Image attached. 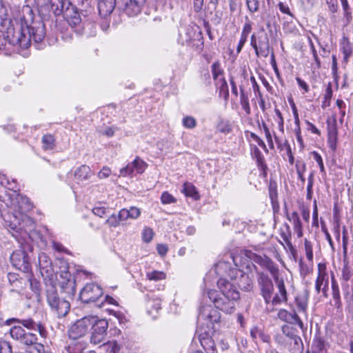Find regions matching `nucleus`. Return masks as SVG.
<instances>
[{
    "label": "nucleus",
    "instance_id": "obj_1",
    "mask_svg": "<svg viewBox=\"0 0 353 353\" xmlns=\"http://www.w3.org/2000/svg\"><path fill=\"white\" fill-rule=\"evenodd\" d=\"M217 286L220 292L214 290H209L208 292L209 299L216 309L228 314L234 312L236 302L240 298V294L236 286L226 278H220L217 281Z\"/></svg>",
    "mask_w": 353,
    "mask_h": 353
},
{
    "label": "nucleus",
    "instance_id": "obj_2",
    "mask_svg": "<svg viewBox=\"0 0 353 353\" xmlns=\"http://www.w3.org/2000/svg\"><path fill=\"white\" fill-rule=\"evenodd\" d=\"M7 205L13 209L19 216L18 217L14 214L10 216V228L13 230L21 229L22 228L21 221L23 220V218H27L24 214L32 208V204L28 197L17 192L9 195V203H7Z\"/></svg>",
    "mask_w": 353,
    "mask_h": 353
},
{
    "label": "nucleus",
    "instance_id": "obj_3",
    "mask_svg": "<svg viewBox=\"0 0 353 353\" xmlns=\"http://www.w3.org/2000/svg\"><path fill=\"white\" fill-rule=\"evenodd\" d=\"M46 30L43 23H35L32 26L26 24V28L23 26L14 35L11 42L19 43L20 46L27 48L33 40L35 43L41 42L45 37Z\"/></svg>",
    "mask_w": 353,
    "mask_h": 353
},
{
    "label": "nucleus",
    "instance_id": "obj_4",
    "mask_svg": "<svg viewBox=\"0 0 353 353\" xmlns=\"http://www.w3.org/2000/svg\"><path fill=\"white\" fill-rule=\"evenodd\" d=\"M11 337L26 345H31L28 353H48L46 352L43 345L37 343V338L35 334L26 332L21 326H13L10 330Z\"/></svg>",
    "mask_w": 353,
    "mask_h": 353
},
{
    "label": "nucleus",
    "instance_id": "obj_5",
    "mask_svg": "<svg viewBox=\"0 0 353 353\" xmlns=\"http://www.w3.org/2000/svg\"><path fill=\"white\" fill-rule=\"evenodd\" d=\"M46 299L51 309L56 312L59 318L65 316L70 311V304L65 300L61 299L58 296L54 285H49L46 290Z\"/></svg>",
    "mask_w": 353,
    "mask_h": 353
},
{
    "label": "nucleus",
    "instance_id": "obj_6",
    "mask_svg": "<svg viewBox=\"0 0 353 353\" xmlns=\"http://www.w3.org/2000/svg\"><path fill=\"white\" fill-rule=\"evenodd\" d=\"M94 321V316H85L77 321L68 331L69 338L77 340L83 337L88 333Z\"/></svg>",
    "mask_w": 353,
    "mask_h": 353
},
{
    "label": "nucleus",
    "instance_id": "obj_7",
    "mask_svg": "<svg viewBox=\"0 0 353 353\" xmlns=\"http://www.w3.org/2000/svg\"><path fill=\"white\" fill-rule=\"evenodd\" d=\"M90 341L94 344H99L105 341L107 335L108 322L105 319H98L94 316V321L91 325Z\"/></svg>",
    "mask_w": 353,
    "mask_h": 353
},
{
    "label": "nucleus",
    "instance_id": "obj_8",
    "mask_svg": "<svg viewBox=\"0 0 353 353\" xmlns=\"http://www.w3.org/2000/svg\"><path fill=\"white\" fill-rule=\"evenodd\" d=\"M257 283L261 290V294L267 304H270L274 285L269 276L262 272H257Z\"/></svg>",
    "mask_w": 353,
    "mask_h": 353
},
{
    "label": "nucleus",
    "instance_id": "obj_9",
    "mask_svg": "<svg viewBox=\"0 0 353 353\" xmlns=\"http://www.w3.org/2000/svg\"><path fill=\"white\" fill-rule=\"evenodd\" d=\"M10 261L16 269L23 272H28L30 270L29 257L21 248L12 252L10 256Z\"/></svg>",
    "mask_w": 353,
    "mask_h": 353
},
{
    "label": "nucleus",
    "instance_id": "obj_10",
    "mask_svg": "<svg viewBox=\"0 0 353 353\" xmlns=\"http://www.w3.org/2000/svg\"><path fill=\"white\" fill-rule=\"evenodd\" d=\"M103 295V290L98 285L90 283L81 290L79 297L82 302L89 303L98 300Z\"/></svg>",
    "mask_w": 353,
    "mask_h": 353
},
{
    "label": "nucleus",
    "instance_id": "obj_11",
    "mask_svg": "<svg viewBox=\"0 0 353 353\" xmlns=\"http://www.w3.org/2000/svg\"><path fill=\"white\" fill-rule=\"evenodd\" d=\"M144 0H118L119 8L129 17L138 15L141 11Z\"/></svg>",
    "mask_w": 353,
    "mask_h": 353
},
{
    "label": "nucleus",
    "instance_id": "obj_12",
    "mask_svg": "<svg viewBox=\"0 0 353 353\" xmlns=\"http://www.w3.org/2000/svg\"><path fill=\"white\" fill-rule=\"evenodd\" d=\"M147 164L139 158L135 159L131 163L121 170L123 176L141 174L147 168Z\"/></svg>",
    "mask_w": 353,
    "mask_h": 353
},
{
    "label": "nucleus",
    "instance_id": "obj_13",
    "mask_svg": "<svg viewBox=\"0 0 353 353\" xmlns=\"http://www.w3.org/2000/svg\"><path fill=\"white\" fill-rule=\"evenodd\" d=\"M329 276L326 272L325 265L319 263L318 265V276L315 281V290L317 293L322 291L325 293L328 289Z\"/></svg>",
    "mask_w": 353,
    "mask_h": 353
},
{
    "label": "nucleus",
    "instance_id": "obj_14",
    "mask_svg": "<svg viewBox=\"0 0 353 353\" xmlns=\"http://www.w3.org/2000/svg\"><path fill=\"white\" fill-rule=\"evenodd\" d=\"M232 273H235L232 281H236L233 284L237 285L241 290L249 291L252 286V279L245 273L240 270H232Z\"/></svg>",
    "mask_w": 353,
    "mask_h": 353
},
{
    "label": "nucleus",
    "instance_id": "obj_15",
    "mask_svg": "<svg viewBox=\"0 0 353 353\" xmlns=\"http://www.w3.org/2000/svg\"><path fill=\"white\" fill-rule=\"evenodd\" d=\"M275 282L278 289V292L272 297L270 303L272 305H279L282 303L286 302L288 300L287 291L283 279L279 278L275 279Z\"/></svg>",
    "mask_w": 353,
    "mask_h": 353
},
{
    "label": "nucleus",
    "instance_id": "obj_16",
    "mask_svg": "<svg viewBox=\"0 0 353 353\" xmlns=\"http://www.w3.org/2000/svg\"><path fill=\"white\" fill-rule=\"evenodd\" d=\"M217 310L210 305L205 306L199 312V318L208 320L212 323H218L221 319V314Z\"/></svg>",
    "mask_w": 353,
    "mask_h": 353
},
{
    "label": "nucleus",
    "instance_id": "obj_17",
    "mask_svg": "<svg viewBox=\"0 0 353 353\" xmlns=\"http://www.w3.org/2000/svg\"><path fill=\"white\" fill-rule=\"evenodd\" d=\"M256 55L259 57H268L272 48L270 47V41L267 36L263 38H259V42L256 47L254 48Z\"/></svg>",
    "mask_w": 353,
    "mask_h": 353
},
{
    "label": "nucleus",
    "instance_id": "obj_18",
    "mask_svg": "<svg viewBox=\"0 0 353 353\" xmlns=\"http://www.w3.org/2000/svg\"><path fill=\"white\" fill-rule=\"evenodd\" d=\"M13 321H17L23 326L26 327V328H28L29 330L37 331L42 338L45 339V338H46V336L48 335L47 330H46L45 327L40 322L37 323L34 321H33L32 319H21V320L13 319Z\"/></svg>",
    "mask_w": 353,
    "mask_h": 353
},
{
    "label": "nucleus",
    "instance_id": "obj_19",
    "mask_svg": "<svg viewBox=\"0 0 353 353\" xmlns=\"http://www.w3.org/2000/svg\"><path fill=\"white\" fill-rule=\"evenodd\" d=\"M278 317L288 323L298 325L301 329L303 327V323L296 312H289L286 310H281L278 313Z\"/></svg>",
    "mask_w": 353,
    "mask_h": 353
},
{
    "label": "nucleus",
    "instance_id": "obj_20",
    "mask_svg": "<svg viewBox=\"0 0 353 353\" xmlns=\"http://www.w3.org/2000/svg\"><path fill=\"white\" fill-rule=\"evenodd\" d=\"M238 270L237 268H232L229 262L224 261H219L215 265L214 270L216 273L221 276V278H225L228 276L230 279H233L235 273H232V270Z\"/></svg>",
    "mask_w": 353,
    "mask_h": 353
},
{
    "label": "nucleus",
    "instance_id": "obj_21",
    "mask_svg": "<svg viewBox=\"0 0 353 353\" xmlns=\"http://www.w3.org/2000/svg\"><path fill=\"white\" fill-rule=\"evenodd\" d=\"M62 14L67 19L70 26H75L81 23V19L77 8L72 3L70 7H67Z\"/></svg>",
    "mask_w": 353,
    "mask_h": 353
},
{
    "label": "nucleus",
    "instance_id": "obj_22",
    "mask_svg": "<svg viewBox=\"0 0 353 353\" xmlns=\"http://www.w3.org/2000/svg\"><path fill=\"white\" fill-rule=\"evenodd\" d=\"M116 3V0H99L98 9L101 17H108L114 10Z\"/></svg>",
    "mask_w": 353,
    "mask_h": 353
},
{
    "label": "nucleus",
    "instance_id": "obj_23",
    "mask_svg": "<svg viewBox=\"0 0 353 353\" xmlns=\"http://www.w3.org/2000/svg\"><path fill=\"white\" fill-rule=\"evenodd\" d=\"M251 255H252V256H250V257L252 258L254 262L267 268L272 274H274L278 271L274 262L268 257H262L252 253Z\"/></svg>",
    "mask_w": 353,
    "mask_h": 353
},
{
    "label": "nucleus",
    "instance_id": "obj_24",
    "mask_svg": "<svg viewBox=\"0 0 353 353\" xmlns=\"http://www.w3.org/2000/svg\"><path fill=\"white\" fill-rule=\"evenodd\" d=\"M50 10L57 16L63 14L67 7H70L71 2L69 0H48Z\"/></svg>",
    "mask_w": 353,
    "mask_h": 353
},
{
    "label": "nucleus",
    "instance_id": "obj_25",
    "mask_svg": "<svg viewBox=\"0 0 353 353\" xmlns=\"http://www.w3.org/2000/svg\"><path fill=\"white\" fill-rule=\"evenodd\" d=\"M120 219L123 223L125 222L128 219H137L141 214V210L137 207H130L129 209L123 208L119 212Z\"/></svg>",
    "mask_w": 353,
    "mask_h": 353
},
{
    "label": "nucleus",
    "instance_id": "obj_26",
    "mask_svg": "<svg viewBox=\"0 0 353 353\" xmlns=\"http://www.w3.org/2000/svg\"><path fill=\"white\" fill-rule=\"evenodd\" d=\"M199 341L201 346L206 353H217L215 349V343L207 334H201L199 336Z\"/></svg>",
    "mask_w": 353,
    "mask_h": 353
},
{
    "label": "nucleus",
    "instance_id": "obj_27",
    "mask_svg": "<svg viewBox=\"0 0 353 353\" xmlns=\"http://www.w3.org/2000/svg\"><path fill=\"white\" fill-rule=\"evenodd\" d=\"M275 141L277 144L278 148L284 152L283 155H286L288 158V161L290 164L294 163V157L292 155V150L288 141L285 140H281L275 137Z\"/></svg>",
    "mask_w": 353,
    "mask_h": 353
},
{
    "label": "nucleus",
    "instance_id": "obj_28",
    "mask_svg": "<svg viewBox=\"0 0 353 353\" xmlns=\"http://www.w3.org/2000/svg\"><path fill=\"white\" fill-rule=\"evenodd\" d=\"M309 294L307 291L299 294L295 299L297 311L305 313L307 309Z\"/></svg>",
    "mask_w": 353,
    "mask_h": 353
},
{
    "label": "nucleus",
    "instance_id": "obj_29",
    "mask_svg": "<svg viewBox=\"0 0 353 353\" xmlns=\"http://www.w3.org/2000/svg\"><path fill=\"white\" fill-rule=\"evenodd\" d=\"M148 300L147 302V307L148 308V312L150 314H152V310L157 311V312L159 311L161 309V298L154 294H151L150 295H148Z\"/></svg>",
    "mask_w": 353,
    "mask_h": 353
},
{
    "label": "nucleus",
    "instance_id": "obj_30",
    "mask_svg": "<svg viewBox=\"0 0 353 353\" xmlns=\"http://www.w3.org/2000/svg\"><path fill=\"white\" fill-rule=\"evenodd\" d=\"M253 156L254 159H256L257 165L260 170L263 171V176H267L266 169L267 166L265 164V160L264 157L262 154L261 152L259 150V149L257 147H254Z\"/></svg>",
    "mask_w": 353,
    "mask_h": 353
},
{
    "label": "nucleus",
    "instance_id": "obj_31",
    "mask_svg": "<svg viewBox=\"0 0 353 353\" xmlns=\"http://www.w3.org/2000/svg\"><path fill=\"white\" fill-rule=\"evenodd\" d=\"M0 185L6 189L12 190V193H17L19 190L18 183L14 178H0Z\"/></svg>",
    "mask_w": 353,
    "mask_h": 353
},
{
    "label": "nucleus",
    "instance_id": "obj_32",
    "mask_svg": "<svg viewBox=\"0 0 353 353\" xmlns=\"http://www.w3.org/2000/svg\"><path fill=\"white\" fill-rule=\"evenodd\" d=\"M250 335L254 340L259 338L264 343H269L270 340V337L268 334H265L263 331L256 327L251 329Z\"/></svg>",
    "mask_w": 353,
    "mask_h": 353
},
{
    "label": "nucleus",
    "instance_id": "obj_33",
    "mask_svg": "<svg viewBox=\"0 0 353 353\" xmlns=\"http://www.w3.org/2000/svg\"><path fill=\"white\" fill-rule=\"evenodd\" d=\"M75 280L73 279H68L65 283L62 284L63 290L69 296H74L76 292Z\"/></svg>",
    "mask_w": 353,
    "mask_h": 353
},
{
    "label": "nucleus",
    "instance_id": "obj_34",
    "mask_svg": "<svg viewBox=\"0 0 353 353\" xmlns=\"http://www.w3.org/2000/svg\"><path fill=\"white\" fill-rule=\"evenodd\" d=\"M183 192L187 196L192 197L194 199L197 200L199 199V194L195 188V187L188 183H185L183 185Z\"/></svg>",
    "mask_w": 353,
    "mask_h": 353
},
{
    "label": "nucleus",
    "instance_id": "obj_35",
    "mask_svg": "<svg viewBox=\"0 0 353 353\" xmlns=\"http://www.w3.org/2000/svg\"><path fill=\"white\" fill-rule=\"evenodd\" d=\"M269 194L270 198L271 199L272 207L274 208L276 206H279V203L277 200V192H276V183L273 182V181L270 180V185H269Z\"/></svg>",
    "mask_w": 353,
    "mask_h": 353
},
{
    "label": "nucleus",
    "instance_id": "obj_36",
    "mask_svg": "<svg viewBox=\"0 0 353 353\" xmlns=\"http://www.w3.org/2000/svg\"><path fill=\"white\" fill-rule=\"evenodd\" d=\"M105 223L110 228H116L121 223H123L121 219H120L119 213L118 214H112L105 221Z\"/></svg>",
    "mask_w": 353,
    "mask_h": 353
},
{
    "label": "nucleus",
    "instance_id": "obj_37",
    "mask_svg": "<svg viewBox=\"0 0 353 353\" xmlns=\"http://www.w3.org/2000/svg\"><path fill=\"white\" fill-rule=\"evenodd\" d=\"M287 343L290 345H294V353H301L303 350V343L299 335H296L295 337H293L290 341H287Z\"/></svg>",
    "mask_w": 353,
    "mask_h": 353
},
{
    "label": "nucleus",
    "instance_id": "obj_38",
    "mask_svg": "<svg viewBox=\"0 0 353 353\" xmlns=\"http://www.w3.org/2000/svg\"><path fill=\"white\" fill-rule=\"evenodd\" d=\"M304 249L307 259L310 263H313V245L307 239H305Z\"/></svg>",
    "mask_w": 353,
    "mask_h": 353
},
{
    "label": "nucleus",
    "instance_id": "obj_39",
    "mask_svg": "<svg viewBox=\"0 0 353 353\" xmlns=\"http://www.w3.org/2000/svg\"><path fill=\"white\" fill-rule=\"evenodd\" d=\"M217 130L223 134H228L232 131V125L229 121L221 120L217 125Z\"/></svg>",
    "mask_w": 353,
    "mask_h": 353
},
{
    "label": "nucleus",
    "instance_id": "obj_40",
    "mask_svg": "<svg viewBox=\"0 0 353 353\" xmlns=\"http://www.w3.org/2000/svg\"><path fill=\"white\" fill-rule=\"evenodd\" d=\"M312 264H306L305 263L302 259L299 261V272L300 274L303 278H305L307 275H308L312 270Z\"/></svg>",
    "mask_w": 353,
    "mask_h": 353
},
{
    "label": "nucleus",
    "instance_id": "obj_41",
    "mask_svg": "<svg viewBox=\"0 0 353 353\" xmlns=\"http://www.w3.org/2000/svg\"><path fill=\"white\" fill-rule=\"evenodd\" d=\"M42 143L44 150H52L54 147V139L50 134H46L42 137Z\"/></svg>",
    "mask_w": 353,
    "mask_h": 353
},
{
    "label": "nucleus",
    "instance_id": "obj_42",
    "mask_svg": "<svg viewBox=\"0 0 353 353\" xmlns=\"http://www.w3.org/2000/svg\"><path fill=\"white\" fill-rule=\"evenodd\" d=\"M332 296L335 301V304L340 303V291L339 285L336 281L334 280V276H332Z\"/></svg>",
    "mask_w": 353,
    "mask_h": 353
},
{
    "label": "nucleus",
    "instance_id": "obj_43",
    "mask_svg": "<svg viewBox=\"0 0 353 353\" xmlns=\"http://www.w3.org/2000/svg\"><path fill=\"white\" fill-rule=\"evenodd\" d=\"M282 332L288 338L287 341H290L298 335L296 330L288 325H285L282 327Z\"/></svg>",
    "mask_w": 353,
    "mask_h": 353
},
{
    "label": "nucleus",
    "instance_id": "obj_44",
    "mask_svg": "<svg viewBox=\"0 0 353 353\" xmlns=\"http://www.w3.org/2000/svg\"><path fill=\"white\" fill-rule=\"evenodd\" d=\"M240 103L242 108L249 114L250 113L249 99L248 96L243 92V89H241Z\"/></svg>",
    "mask_w": 353,
    "mask_h": 353
},
{
    "label": "nucleus",
    "instance_id": "obj_45",
    "mask_svg": "<svg viewBox=\"0 0 353 353\" xmlns=\"http://www.w3.org/2000/svg\"><path fill=\"white\" fill-rule=\"evenodd\" d=\"M288 219L293 224L295 230H301V222L297 212H294L291 214L288 215Z\"/></svg>",
    "mask_w": 353,
    "mask_h": 353
},
{
    "label": "nucleus",
    "instance_id": "obj_46",
    "mask_svg": "<svg viewBox=\"0 0 353 353\" xmlns=\"http://www.w3.org/2000/svg\"><path fill=\"white\" fill-rule=\"evenodd\" d=\"M147 278L150 281H161L165 278V274L160 271L148 272L146 274Z\"/></svg>",
    "mask_w": 353,
    "mask_h": 353
},
{
    "label": "nucleus",
    "instance_id": "obj_47",
    "mask_svg": "<svg viewBox=\"0 0 353 353\" xmlns=\"http://www.w3.org/2000/svg\"><path fill=\"white\" fill-rule=\"evenodd\" d=\"M212 72L213 75V78L216 81H219L220 79L219 77L220 76L222 77L223 71L221 68L220 63L217 61L212 64Z\"/></svg>",
    "mask_w": 353,
    "mask_h": 353
},
{
    "label": "nucleus",
    "instance_id": "obj_48",
    "mask_svg": "<svg viewBox=\"0 0 353 353\" xmlns=\"http://www.w3.org/2000/svg\"><path fill=\"white\" fill-rule=\"evenodd\" d=\"M246 5L250 13H255L259 10V0H246Z\"/></svg>",
    "mask_w": 353,
    "mask_h": 353
},
{
    "label": "nucleus",
    "instance_id": "obj_49",
    "mask_svg": "<svg viewBox=\"0 0 353 353\" xmlns=\"http://www.w3.org/2000/svg\"><path fill=\"white\" fill-rule=\"evenodd\" d=\"M217 81V84H220L219 85V93L221 94L224 93V97L227 99L229 96L228 86L226 81L223 77H221L220 79Z\"/></svg>",
    "mask_w": 353,
    "mask_h": 353
},
{
    "label": "nucleus",
    "instance_id": "obj_50",
    "mask_svg": "<svg viewBox=\"0 0 353 353\" xmlns=\"http://www.w3.org/2000/svg\"><path fill=\"white\" fill-rule=\"evenodd\" d=\"M141 235L144 242L150 243L153 239L154 232L150 228L145 227L143 230Z\"/></svg>",
    "mask_w": 353,
    "mask_h": 353
},
{
    "label": "nucleus",
    "instance_id": "obj_51",
    "mask_svg": "<svg viewBox=\"0 0 353 353\" xmlns=\"http://www.w3.org/2000/svg\"><path fill=\"white\" fill-rule=\"evenodd\" d=\"M183 125L189 129H192L196 127V119L190 116H186L183 119L182 121Z\"/></svg>",
    "mask_w": 353,
    "mask_h": 353
},
{
    "label": "nucleus",
    "instance_id": "obj_52",
    "mask_svg": "<svg viewBox=\"0 0 353 353\" xmlns=\"http://www.w3.org/2000/svg\"><path fill=\"white\" fill-rule=\"evenodd\" d=\"M90 168L89 166L83 165L74 171L75 176H88L90 174Z\"/></svg>",
    "mask_w": 353,
    "mask_h": 353
},
{
    "label": "nucleus",
    "instance_id": "obj_53",
    "mask_svg": "<svg viewBox=\"0 0 353 353\" xmlns=\"http://www.w3.org/2000/svg\"><path fill=\"white\" fill-rule=\"evenodd\" d=\"M161 199L163 204L173 203L176 201V199L168 192H163Z\"/></svg>",
    "mask_w": 353,
    "mask_h": 353
},
{
    "label": "nucleus",
    "instance_id": "obj_54",
    "mask_svg": "<svg viewBox=\"0 0 353 353\" xmlns=\"http://www.w3.org/2000/svg\"><path fill=\"white\" fill-rule=\"evenodd\" d=\"M342 52L345 61H348L352 52V48L348 41L344 42L342 46Z\"/></svg>",
    "mask_w": 353,
    "mask_h": 353
},
{
    "label": "nucleus",
    "instance_id": "obj_55",
    "mask_svg": "<svg viewBox=\"0 0 353 353\" xmlns=\"http://www.w3.org/2000/svg\"><path fill=\"white\" fill-rule=\"evenodd\" d=\"M252 30V22L248 17H245V22L242 29L241 35L248 37L249 34Z\"/></svg>",
    "mask_w": 353,
    "mask_h": 353
},
{
    "label": "nucleus",
    "instance_id": "obj_56",
    "mask_svg": "<svg viewBox=\"0 0 353 353\" xmlns=\"http://www.w3.org/2000/svg\"><path fill=\"white\" fill-rule=\"evenodd\" d=\"M104 345L108 347L110 353H119L120 350V347L116 341H109Z\"/></svg>",
    "mask_w": 353,
    "mask_h": 353
},
{
    "label": "nucleus",
    "instance_id": "obj_57",
    "mask_svg": "<svg viewBox=\"0 0 353 353\" xmlns=\"http://www.w3.org/2000/svg\"><path fill=\"white\" fill-rule=\"evenodd\" d=\"M8 279L9 282L14 287L18 288L21 284V281L19 279L18 275L14 273H9L8 274Z\"/></svg>",
    "mask_w": 353,
    "mask_h": 353
},
{
    "label": "nucleus",
    "instance_id": "obj_58",
    "mask_svg": "<svg viewBox=\"0 0 353 353\" xmlns=\"http://www.w3.org/2000/svg\"><path fill=\"white\" fill-rule=\"evenodd\" d=\"M106 210L107 208L105 207L101 206V204H99V206L93 208L92 212L99 217H103L106 214Z\"/></svg>",
    "mask_w": 353,
    "mask_h": 353
},
{
    "label": "nucleus",
    "instance_id": "obj_59",
    "mask_svg": "<svg viewBox=\"0 0 353 353\" xmlns=\"http://www.w3.org/2000/svg\"><path fill=\"white\" fill-rule=\"evenodd\" d=\"M291 107H292V113H293V116H294V123L298 127L299 131H300V128H299L300 121H299V118L298 110H297L296 105L293 102V101H292Z\"/></svg>",
    "mask_w": 353,
    "mask_h": 353
},
{
    "label": "nucleus",
    "instance_id": "obj_60",
    "mask_svg": "<svg viewBox=\"0 0 353 353\" xmlns=\"http://www.w3.org/2000/svg\"><path fill=\"white\" fill-rule=\"evenodd\" d=\"M0 353H12V347L7 341L0 343Z\"/></svg>",
    "mask_w": 353,
    "mask_h": 353
},
{
    "label": "nucleus",
    "instance_id": "obj_61",
    "mask_svg": "<svg viewBox=\"0 0 353 353\" xmlns=\"http://www.w3.org/2000/svg\"><path fill=\"white\" fill-rule=\"evenodd\" d=\"M327 5L328 6L329 10L334 13L338 10L337 0H325Z\"/></svg>",
    "mask_w": 353,
    "mask_h": 353
},
{
    "label": "nucleus",
    "instance_id": "obj_62",
    "mask_svg": "<svg viewBox=\"0 0 353 353\" xmlns=\"http://www.w3.org/2000/svg\"><path fill=\"white\" fill-rule=\"evenodd\" d=\"M247 39H248V37L241 34V38H240L239 44L236 48V52L238 54L240 53L241 51L242 50V48H243V46L245 45V43H246Z\"/></svg>",
    "mask_w": 353,
    "mask_h": 353
},
{
    "label": "nucleus",
    "instance_id": "obj_63",
    "mask_svg": "<svg viewBox=\"0 0 353 353\" xmlns=\"http://www.w3.org/2000/svg\"><path fill=\"white\" fill-rule=\"evenodd\" d=\"M274 112L276 113V115L279 119V121H278L279 127V128L281 130H283L284 119H283V117L282 116V114H281V111L279 109H276V108L275 109Z\"/></svg>",
    "mask_w": 353,
    "mask_h": 353
},
{
    "label": "nucleus",
    "instance_id": "obj_64",
    "mask_svg": "<svg viewBox=\"0 0 353 353\" xmlns=\"http://www.w3.org/2000/svg\"><path fill=\"white\" fill-rule=\"evenodd\" d=\"M351 272L349 268L345 265L342 270V278L345 281H348L350 279Z\"/></svg>",
    "mask_w": 353,
    "mask_h": 353
}]
</instances>
